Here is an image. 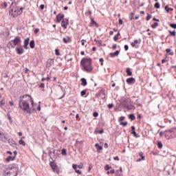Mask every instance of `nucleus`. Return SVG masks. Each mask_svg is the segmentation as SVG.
<instances>
[{
    "mask_svg": "<svg viewBox=\"0 0 176 176\" xmlns=\"http://www.w3.org/2000/svg\"><path fill=\"white\" fill-rule=\"evenodd\" d=\"M19 108L28 112V113H32L34 112V100L31 96L25 94L20 96L19 100Z\"/></svg>",
    "mask_w": 176,
    "mask_h": 176,
    "instance_id": "1",
    "label": "nucleus"
},
{
    "mask_svg": "<svg viewBox=\"0 0 176 176\" xmlns=\"http://www.w3.org/2000/svg\"><path fill=\"white\" fill-rule=\"evenodd\" d=\"M80 65L86 71V72H91L93 67H91V58H83L80 61Z\"/></svg>",
    "mask_w": 176,
    "mask_h": 176,
    "instance_id": "2",
    "label": "nucleus"
},
{
    "mask_svg": "<svg viewBox=\"0 0 176 176\" xmlns=\"http://www.w3.org/2000/svg\"><path fill=\"white\" fill-rule=\"evenodd\" d=\"M10 13L13 15V17H17L19 14H21L22 11H19V9H17V4L14 1V0H10Z\"/></svg>",
    "mask_w": 176,
    "mask_h": 176,
    "instance_id": "3",
    "label": "nucleus"
},
{
    "mask_svg": "<svg viewBox=\"0 0 176 176\" xmlns=\"http://www.w3.org/2000/svg\"><path fill=\"white\" fill-rule=\"evenodd\" d=\"M165 138L167 140H171L176 137V128H171L164 132Z\"/></svg>",
    "mask_w": 176,
    "mask_h": 176,
    "instance_id": "4",
    "label": "nucleus"
},
{
    "mask_svg": "<svg viewBox=\"0 0 176 176\" xmlns=\"http://www.w3.org/2000/svg\"><path fill=\"white\" fill-rule=\"evenodd\" d=\"M19 43H21V38L20 36H16L9 42V45H10L12 49H14Z\"/></svg>",
    "mask_w": 176,
    "mask_h": 176,
    "instance_id": "5",
    "label": "nucleus"
},
{
    "mask_svg": "<svg viewBox=\"0 0 176 176\" xmlns=\"http://www.w3.org/2000/svg\"><path fill=\"white\" fill-rule=\"evenodd\" d=\"M0 141H2L3 142H8V138L2 131H0Z\"/></svg>",
    "mask_w": 176,
    "mask_h": 176,
    "instance_id": "6",
    "label": "nucleus"
},
{
    "mask_svg": "<svg viewBox=\"0 0 176 176\" xmlns=\"http://www.w3.org/2000/svg\"><path fill=\"white\" fill-rule=\"evenodd\" d=\"M61 25L65 30H67V27H68V19H63L61 21Z\"/></svg>",
    "mask_w": 176,
    "mask_h": 176,
    "instance_id": "7",
    "label": "nucleus"
},
{
    "mask_svg": "<svg viewBox=\"0 0 176 176\" xmlns=\"http://www.w3.org/2000/svg\"><path fill=\"white\" fill-rule=\"evenodd\" d=\"M62 20H64V14H58L56 16L57 23H60Z\"/></svg>",
    "mask_w": 176,
    "mask_h": 176,
    "instance_id": "8",
    "label": "nucleus"
},
{
    "mask_svg": "<svg viewBox=\"0 0 176 176\" xmlns=\"http://www.w3.org/2000/svg\"><path fill=\"white\" fill-rule=\"evenodd\" d=\"M24 43V48L26 50H28V45H30V38H27L26 39L24 40L23 41Z\"/></svg>",
    "mask_w": 176,
    "mask_h": 176,
    "instance_id": "9",
    "label": "nucleus"
},
{
    "mask_svg": "<svg viewBox=\"0 0 176 176\" xmlns=\"http://www.w3.org/2000/svg\"><path fill=\"white\" fill-rule=\"evenodd\" d=\"M140 43H141V39L135 40L133 47H136V49H138V47H140Z\"/></svg>",
    "mask_w": 176,
    "mask_h": 176,
    "instance_id": "10",
    "label": "nucleus"
},
{
    "mask_svg": "<svg viewBox=\"0 0 176 176\" xmlns=\"http://www.w3.org/2000/svg\"><path fill=\"white\" fill-rule=\"evenodd\" d=\"M15 50H16L17 54L21 55V54H23V53H24V49H23V47H21V46L19 47H16L15 49Z\"/></svg>",
    "mask_w": 176,
    "mask_h": 176,
    "instance_id": "11",
    "label": "nucleus"
},
{
    "mask_svg": "<svg viewBox=\"0 0 176 176\" xmlns=\"http://www.w3.org/2000/svg\"><path fill=\"white\" fill-rule=\"evenodd\" d=\"M7 142H8L11 146H13V148L16 146V142L13 140V139H8Z\"/></svg>",
    "mask_w": 176,
    "mask_h": 176,
    "instance_id": "12",
    "label": "nucleus"
},
{
    "mask_svg": "<svg viewBox=\"0 0 176 176\" xmlns=\"http://www.w3.org/2000/svg\"><path fill=\"white\" fill-rule=\"evenodd\" d=\"M139 156H140L141 158H139L136 160V162H141L142 160H145V155H144V153L142 151L140 152Z\"/></svg>",
    "mask_w": 176,
    "mask_h": 176,
    "instance_id": "13",
    "label": "nucleus"
},
{
    "mask_svg": "<svg viewBox=\"0 0 176 176\" xmlns=\"http://www.w3.org/2000/svg\"><path fill=\"white\" fill-rule=\"evenodd\" d=\"M54 64V60L53 59H48L47 60V67H50Z\"/></svg>",
    "mask_w": 176,
    "mask_h": 176,
    "instance_id": "14",
    "label": "nucleus"
},
{
    "mask_svg": "<svg viewBox=\"0 0 176 176\" xmlns=\"http://www.w3.org/2000/svg\"><path fill=\"white\" fill-rule=\"evenodd\" d=\"M119 53H120V52L116 51L115 52L110 53V56L111 57H116V56H119Z\"/></svg>",
    "mask_w": 176,
    "mask_h": 176,
    "instance_id": "15",
    "label": "nucleus"
},
{
    "mask_svg": "<svg viewBox=\"0 0 176 176\" xmlns=\"http://www.w3.org/2000/svg\"><path fill=\"white\" fill-rule=\"evenodd\" d=\"M16 159V156L12 157V156H8L7 158H6V161H7L8 162L12 161V160H14Z\"/></svg>",
    "mask_w": 176,
    "mask_h": 176,
    "instance_id": "16",
    "label": "nucleus"
},
{
    "mask_svg": "<svg viewBox=\"0 0 176 176\" xmlns=\"http://www.w3.org/2000/svg\"><path fill=\"white\" fill-rule=\"evenodd\" d=\"M30 47H31V49H35V41L32 40L30 42Z\"/></svg>",
    "mask_w": 176,
    "mask_h": 176,
    "instance_id": "17",
    "label": "nucleus"
},
{
    "mask_svg": "<svg viewBox=\"0 0 176 176\" xmlns=\"http://www.w3.org/2000/svg\"><path fill=\"white\" fill-rule=\"evenodd\" d=\"M63 41L64 43H68V42H71V38H69V36H67V38L64 37Z\"/></svg>",
    "mask_w": 176,
    "mask_h": 176,
    "instance_id": "18",
    "label": "nucleus"
},
{
    "mask_svg": "<svg viewBox=\"0 0 176 176\" xmlns=\"http://www.w3.org/2000/svg\"><path fill=\"white\" fill-rule=\"evenodd\" d=\"M135 128H134V126L133 127V137H135V138H140V135L137 134V133H135Z\"/></svg>",
    "mask_w": 176,
    "mask_h": 176,
    "instance_id": "19",
    "label": "nucleus"
},
{
    "mask_svg": "<svg viewBox=\"0 0 176 176\" xmlns=\"http://www.w3.org/2000/svg\"><path fill=\"white\" fill-rule=\"evenodd\" d=\"M81 85L82 86H87V80L85 78H81Z\"/></svg>",
    "mask_w": 176,
    "mask_h": 176,
    "instance_id": "20",
    "label": "nucleus"
},
{
    "mask_svg": "<svg viewBox=\"0 0 176 176\" xmlns=\"http://www.w3.org/2000/svg\"><path fill=\"white\" fill-rule=\"evenodd\" d=\"M126 73L127 74L128 76H131L133 75V72L130 71V68H126Z\"/></svg>",
    "mask_w": 176,
    "mask_h": 176,
    "instance_id": "21",
    "label": "nucleus"
},
{
    "mask_svg": "<svg viewBox=\"0 0 176 176\" xmlns=\"http://www.w3.org/2000/svg\"><path fill=\"white\" fill-rule=\"evenodd\" d=\"M166 53H169L170 56H174V52H171V49L168 48L166 50Z\"/></svg>",
    "mask_w": 176,
    "mask_h": 176,
    "instance_id": "22",
    "label": "nucleus"
},
{
    "mask_svg": "<svg viewBox=\"0 0 176 176\" xmlns=\"http://www.w3.org/2000/svg\"><path fill=\"white\" fill-rule=\"evenodd\" d=\"M126 83L128 85H131V83H133V77H131L130 78H127L126 79Z\"/></svg>",
    "mask_w": 176,
    "mask_h": 176,
    "instance_id": "23",
    "label": "nucleus"
},
{
    "mask_svg": "<svg viewBox=\"0 0 176 176\" xmlns=\"http://www.w3.org/2000/svg\"><path fill=\"white\" fill-rule=\"evenodd\" d=\"M61 155H63V156H67V149L63 148L62 152H61Z\"/></svg>",
    "mask_w": 176,
    "mask_h": 176,
    "instance_id": "24",
    "label": "nucleus"
},
{
    "mask_svg": "<svg viewBox=\"0 0 176 176\" xmlns=\"http://www.w3.org/2000/svg\"><path fill=\"white\" fill-rule=\"evenodd\" d=\"M157 146L159 148V149H162V148H163V143H162V142H157Z\"/></svg>",
    "mask_w": 176,
    "mask_h": 176,
    "instance_id": "25",
    "label": "nucleus"
},
{
    "mask_svg": "<svg viewBox=\"0 0 176 176\" xmlns=\"http://www.w3.org/2000/svg\"><path fill=\"white\" fill-rule=\"evenodd\" d=\"M19 145H23V146H25V142H24V140H20L19 141Z\"/></svg>",
    "mask_w": 176,
    "mask_h": 176,
    "instance_id": "26",
    "label": "nucleus"
},
{
    "mask_svg": "<svg viewBox=\"0 0 176 176\" xmlns=\"http://www.w3.org/2000/svg\"><path fill=\"white\" fill-rule=\"evenodd\" d=\"M158 26H159V23H157V22H155L151 25V28H156V27H158Z\"/></svg>",
    "mask_w": 176,
    "mask_h": 176,
    "instance_id": "27",
    "label": "nucleus"
},
{
    "mask_svg": "<svg viewBox=\"0 0 176 176\" xmlns=\"http://www.w3.org/2000/svg\"><path fill=\"white\" fill-rule=\"evenodd\" d=\"M165 10H166V12H170V10H171V12H173V10H174V9H173V8H168V6H165Z\"/></svg>",
    "mask_w": 176,
    "mask_h": 176,
    "instance_id": "28",
    "label": "nucleus"
},
{
    "mask_svg": "<svg viewBox=\"0 0 176 176\" xmlns=\"http://www.w3.org/2000/svg\"><path fill=\"white\" fill-rule=\"evenodd\" d=\"M51 167H52L54 173H56L57 174H59V170L57 168H54L52 165Z\"/></svg>",
    "mask_w": 176,
    "mask_h": 176,
    "instance_id": "29",
    "label": "nucleus"
},
{
    "mask_svg": "<svg viewBox=\"0 0 176 176\" xmlns=\"http://www.w3.org/2000/svg\"><path fill=\"white\" fill-rule=\"evenodd\" d=\"M154 8H155V9H160V4L159 3H156L154 5Z\"/></svg>",
    "mask_w": 176,
    "mask_h": 176,
    "instance_id": "30",
    "label": "nucleus"
},
{
    "mask_svg": "<svg viewBox=\"0 0 176 176\" xmlns=\"http://www.w3.org/2000/svg\"><path fill=\"white\" fill-rule=\"evenodd\" d=\"M169 34H170V36H175V35H176L175 31H173V32L169 31Z\"/></svg>",
    "mask_w": 176,
    "mask_h": 176,
    "instance_id": "31",
    "label": "nucleus"
},
{
    "mask_svg": "<svg viewBox=\"0 0 176 176\" xmlns=\"http://www.w3.org/2000/svg\"><path fill=\"white\" fill-rule=\"evenodd\" d=\"M97 45H99L100 46H102V41H96Z\"/></svg>",
    "mask_w": 176,
    "mask_h": 176,
    "instance_id": "32",
    "label": "nucleus"
},
{
    "mask_svg": "<svg viewBox=\"0 0 176 176\" xmlns=\"http://www.w3.org/2000/svg\"><path fill=\"white\" fill-rule=\"evenodd\" d=\"M124 119H125L124 116H121L119 119L120 123H122V122H123V120H124Z\"/></svg>",
    "mask_w": 176,
    "mask_h": 176,
    "instance_id": "33",
    "label": "nucleus"
},
{
    "mask_svg": "<svg viewBox=\"0 0 176 176\" xmlns=\"http://www.w3.org/2000/svg\"><path fill=\"white\" fill-rule=\"evenodd\" d=\"M170 27H171V28H174L175 30L176 29V23H171L170 25Z\"/></svg>",
    "mask_w": 176,
    "mask_h": 176,
    "instance_id": "34",
    "label": "nucleus"
},
{
    "mask_svg": "<svg viewBox=\"0 0 176 176\" xmlns=\"http://www.w3.org/2000/svg\"><path fill=\"white\" fill-rule=\"evenodd\" d=\"M120 124L125 127V126H127V122H120Z\"/></svg>",
    "mask_w": 176,
    "mask_h": 176,
    "instance_id": "35",
    "label": "nucleus"
},
{
    "mask_svg": "<svg viewBox=\"0 0 176 176\" xmlns=\"http://www.w3.org/2000/svg\"><path fill=\"white\" fill-rule=\"evenodd\" d=\"M111 168V166H109V165H106L104 166V170H106V171H108V170H109Z\"/></svg>",
    "mask_w": 176,
    "mask_h": 176,
    "instance_id": "36",
    "label": "nucleus"
},
{
    "mask_svg": "<svg viewBox=\"0 0 176 176\" xmlns=\"http://www.w3.org/2000/svg\"><path fill=\"white\" fill-rule=\"evenodd\" d=\"M96 148H97L98 152H100V151H102V146H99Z\"/></svg>",
    "mask_w": 176,
    "mask_h": 176,
    "instance_id": "37",
    "label": "nucleus"
},
{
    "mask_svg": "<svg viewBox=\"0 0 176 176\" xmlns=\"http://www.w3.org/2000/svg\"><path fill=\"white\" fill-rule=\"evenodd\" d=\"M109 109H112V108H113V104H109L107 105Z\"/></svg>",
    "mask_w": 176,
    "mask_h": 176,
    "instance_id": "38",
    "label": "nucleus"
},
{
    "mask_svg": "<svg viewBox=\"0 0 176 176\" xmlns=\"http://www.w3.org/2000/svg\"><path fill=\"white\" fill-rule=\"evenodd\" d=\"M151 19H152V15L148 14V15L146 16V20H147V21H149V20H151Z\"/></svg>",
    "mask_w": 176,
    "mask_h": 176,
    "instance_id": "39",
    "label": "nucleus"
},
{
    "mask_svg": "<svg viewBox=\"0 0 176 176\" xmlns=\"http://www.w3.org/2000/svg\"><path fill=\"white\" fill-rule=\"evenodd\" d=\"M80 94L81 96H86V90H82L81 92H80Z\"/></svg>",
    "mask_w": 176,
    "mask_h": 176,
    "instance_id": "40",
    "label": "nucleus"
},
{
    "mask_svg": "<svg viewBox=\"0 0 176 176\" xmlns=\"http://www.w3.org/2000/svg\"><path fill=\"white\" fill-rule=\"evenodd\" d=\"M55 53L56 56H60V51H58V50L56 49L55 50Z\"/></svg>",
    "mask_w": 176,
    "mask_h": 176,
    "instance_id": "41",
    "label": "nucleus"
},
{
    "mask_svg": "<svg viewBox=\"0 0 176 176\" xmlns=\"http://www.w3.org/2000/svg\"><path fill=\"white\" fill-rule=\"evenodd\" d=\"M91 21L92 24H96V25H97V22H96V21H94V18H91Z\"/></svg>",
    "mask_w": 176,
    "mask_h": 176,
    "instance_id": "42",
    "label": "nucleus"
},
{
    "mask_svg": "<svg viewBox=\"0 0 176 176\" xmlns=\"http://www.w3.org/2000/svg\"><path fill=\"white\" fill-rule=\"evenodd\" d=\"M99 61H100V63H100V65H103V63H104V58H100L99 59Z\"/></svg>",
    "mask_w": 176,
    "mask_h": 176,
    "instance_id": "43",
    "label": "nucleus"
},
{
    "mask_svg": "<svg viewBox=\"0 0 176 176\" xmlns=\"http://www.w3.org/2000/svg\"><path fill=\"white\" fill-rule=\"evenodd\" d=\"M93 116H94V118H97V116H98V112H94L93 113Z\"/></svg>",
    "mask_w": 176,
    "mask_h": 176,
    "instance_id": "44",
    "label": "nucleus"
},
{
    "mask_svg": "<svg viewBox=\"0 0 176 176\" xmlns=\"http://www.w3.org/2000/svg\"><path fill=\"white\" fill-rule=\"evenodd\" d=\"M38 32H39V29L38 28H37L34 30V35H36V34H38Z\"/></svg>",
    "mask_w": 176,
    "mask_h": 176,
    "instance_id": "45",
    "label": "nucleus"
},
{
    "mask_svg": "<svg viewBox=\"0 0 176 176\" xmlns=\"http://www.w3.org/2000/svg\"><path fill=\"white\" fill-rule=\"evenodd\" d=\"M72 167H73V168H74V170H77L76 168H78V165H76V164H73L72 165Z\"/></svg>",
    "mask_w": 176,
    "mask_h": 176,
    "instance_id": "46",
    "label": "nucleus"
},
{
    "mask_svg": "<svg viewBox=\"0 0 176 176\" xmlns=\"http://www.w3.org/2000/svg\"><path fill=\"white\" fill-rule=\"evenodd\" d=\"M85 43H86V40H81L82 46H85Z\"/></svg>",
    "mask_w": 176,
    "mask_h": 176,
    "instance_id": "47",
    "label": "nucleus"
},
{
    "mask_svg": "<svg viewBox=\"0 0 176 176\" xmlns=\"http://www.w3.org/2000/svg\"><path fill=\"white\" fill-rule=\"evenodd\" d=\"M39 87H41V89H43L45 87V83L42 82L40 85Z\"/></svg>",
    "mask_w": 176,
    "mask_h": 176,
    "instance_id": "48",
    "label": "nucleus"
},
{
    "mask_svg": "<svg viewBox=\"0 0 176 176\" xmlns=\"http://www.w3.org/2000/svg\"><path fill=\"white\" fill-rule=\"evenodd\" d=\"M124 50H125L126 52H127V50H129V45H124Z\"/></svg>",
    "mask_w": 176,
    "mask_h": 176,
    "instance_id": "49",
    "label": "nucleus"
},
{
    "mask_svg": "<svg viewBox=\"0 0 176 176\" xmlns=\"http://www.w3.org/2000/svg\"><path fill=\"white\" fill-rule=\"evenodd\" d=\"M3 105H5V102H3V100H1L0 102V106L2 107Z\"/></svg>",
    "mask_w": 176,
    "mask_h": 176,
    "instance_id": "50",
    "label": "nucleus"
},
{
    "mask_svg": "<svg viewBox=\"0 0 176 176\" xmlns=\"http://www.w3.org/2000/svg\"><path fill=\"white\" fill-rule=\"evenodd\" d=\"M118 21H119V24H120V25H122V24H123V21L122 20V19H120L118 20Z\"/></svg>",
    "mask_w": 176,
    "mask_h": 176,
    "instance_id": "51",
    "label": "nucleus"
},
{
    "mask_svg": "<svg viewBox=\"0 0 176 176\" xmlns=\"http://www.w3.org/2000/svg\"><path fill=\"white\" fill-rule=\"evenodd\" d=\"M9 104H10V107H13L14 105V103L13 102V101H10Z\"/></svg>",
    "mask_w": 176,
    "mask_h": 176,
    "instance_id": "52",
    "label": "nucleus"
},
{
    "mask_svg": "<svg viewBox=\"0 0 176 176\" xmlns=\"http://www.w3.org/2000/svg\"><path fill=\"white\" fill-rule=\"evenodd\" d=\"M40 8L41 9V10H43V9H45V5L41 4V5L40 6Z\"/></svg>",
    "mask_w": 176,
    "mask_h": 176,
    "instance_id": "53",
    "label": "nucleus"
},
{
    "mask_svg": "<svg viewBox=\"0 0 176 176\" xmlns=\"http://www.w3.org/2000/svg\"><path fill=\"white\" fill-rule=\"evenodd\" d=\"M163 135H164V132L161 131V132L160 133V137H163Z\"/></svg>",
    "mask_w": 176,
    "mask_h": 176,
    "instance_id": "54",
    "label": "nucleus"
},
{
    "mask_svg": "<svg viewBox=\"0 0 176 176\" xmlns=\"http://www.w3.org/2000/svg\"><path fill=\"white\" fill-rule=\"evenodd\" d=\"M76 173H77V174H82V171H80V170H76Z\"/></svg>",
    "mask_w": 176,
    "mask_h": 176,
    "instance_id": "55",
    "label": "nucleus"
},
{
    "mask_svg": "<svg viewBox=\"0 0 176 176\" xmlns=\"http://www.w3.org/2000/svg\"><path fill=\"white\" fill-rule=\"evenodd\" d=\"M118 39H119V38L118 37V36H115L113 37V40H114L115 41H118Z\"/></svg>",
    "mask_w": 176,
    "mask_h": 176,
    "instance_id": "56",
    "label": "nucleus"
},
{
    "mask_svg": "<svg viewBox=\"0 0 176 176\" xmlns=\"http://www.w3.org/2000/svg\"><path fill=\"white\" fill-rule=\"evenodd\" d=\"M111 174H115V169H111L110 170Z\"/></svg>",
    "mask_w": 176,
    "mask_h": 176,
    "instance_id": "57",
    "label": "nucleus"
},
{
    "mask_svg": "<svg viewBox=\"0 0 176 176\" xmlns=\"http://www.w3.org/2000/svg\"><path fill=\"white\" fill-rule=\"evenodd\" d=\"M104 148H105L106 149L107 148H108V143H104Z\"/></svg>",
    "mask_w": 176,
    "mask_h": 176,
    "instance_id": "58",
    "label": "nucleus"
},
{
    "mask_svg": "<svg viewBox=\"0 0 176 176\" xmlns=\"http://www.w3.org/2000/svg\"><path fill=\"white\" fill-rule=\"evenodd\" d=\"M98 133L99 134H102V133H104V129L99 131Z\"/></svg>",
    "mask_w": 176,
    "mask_h": 176,
    "instance_id": "59",
    "label": "nucleus"
},
{
    "mask_svg": "<svg viewBox=\"0 0 176 176\" xmlns=\"http://www.w3.org/2000/svg\"><path fill=\"white\" fill-rule=\"evenodd\" d=\"M129 119H131V120H133V114L129 115Z\"/></svg>",
    "mask_w": 176,
    "mask_h": 176,
    "instance_id": "60",
    "label": "nucleus"
},
{
    "mask_svg": "<svg viewBox=\"0 0 176 176\" xmlns=\"http://www.w3.org/2000/svg\"><path fill=\"white\" fill-rule=\"evenodd\" d=\"M137 118L138 119H141V114H138L137 115Z\"/></svg>",
    "mask_w": 176,
    "mask_h": 176,
    "instance_id": "61",
    "label": "nucleus"
},
{
    "mask_svg": "<svg viewBox=\"0 0 176 176\" xmlns=\"http://www.w3.org/2000/svg\"><path fill=\"white\" fill-rule=\"evenodd\" d=\"M130 20H133V12H131V16L129 17Z\"/></svg>",
    "mask_w": 176,
    "mask_h": 176,
    "instance_id": "62",
    "label": "nucleus"
},
{
    "mask_svg": "<svg viewBox=\"0 0 176 176\" xmlns=\"http://www.w3.org/2000/svg\"><path fill=\"white\" fill-rule=\"evenodd\" d=\"M113 159L114 160H119V157H114Z\"/></svg>",
    "mask_w": 176,
    "mask_h": 176,
    "instance_id": "63",
    "label": "nucleus"
},
{
    "mask_svg": "<svg viewBox=\"0 0 176 176\" xmlns=\"http://www.w3.org/2000/svg\"><path fill=\"white\" fill-rule=\"evenodd\" d=\"M112 47H113V50H115L116 49V44L113 45Z\"/></svg>",
    "mask_w": 176,
    "mask_h": 176,
    "instance_id": "64",
    "label": "nucleus"
}]
</instances>
